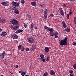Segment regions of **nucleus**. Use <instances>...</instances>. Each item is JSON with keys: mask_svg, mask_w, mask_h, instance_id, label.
I'll use <instances>...</instances> for the list:
<instances>
[{"mask_svg": "<svg viewBox=\"0 0 76 76\" xmlns=\"http://www.w3.org/2000/svg\"><path fill=\"white\" fill-rule=\"evenodd\" d=\"M67 39L66 37H65L64 39L61 40L60 42V45L61 46L67 45Z\"/></svg>", "mask_w": 76, "mask_h": 76, "instance_id": "nucleus-1", "label": "nucleus"}, {"mask_svg": "<svg viewBox=\"0 0 76 76\" xmlns=\"http://www.w3.org/2000/svg\"><path fill=\"white\" fill-rule=\"evenodd\" d=\"M10 22H12L14 25H18V21L16 20L15 19H13L10 20Z\"/></svg>", "mask_w": 76, "mask_h": 76, "instance_id": "nucleus-2", "label": "nucleus"}, {"mask_svg": "<svg viewBox=\"0 0 76 76\" xmlns=\"http://www.w3.org/2000/svg\"><path fill=\"white\" fill-rule=\"evenodd\" d=\"M28 41L30 44H32L33 42L34 41V38L32 37H29V38H28Z\"/></svg>", "mask_w": 76, "mask_h": 76, "instance_id": "nucleus-3", "label": "nucleus"}, {"mask_svg": "<svg viewBox=\"0 0 76 76\" xmlns=\"http://www.w3.org/2000/svg\"><path fill=\"white\" fill-rule=\"evenodd\" d=\"M12 37L13 39H18V36L16 34H14L12 36Z\"/></svg>", "mask_w": 76, "mask_h": 76, "instance_id": "nucleus-4", "label": "nucleus"}, {"mask_svg": "<svg viewBox=\"0 0 76 76\" xmlns=\"http://www.w3.org/2000/svg\"><path fill=\"white\" fill-rule=\"evenodd\" d=\"M4 53H5V52L4 51L2 53H1L0 58H4Z\"/></svg>", "mask_w": 76, "mask_h": 76, "instance_id": "nucleus-5", "label": "nucleus"}, {"mask_svg": "<svg viewBox=\"0 0 76 76\" xmlns=\"http://www.w3.org/2000/svg\"><path fill=\"white\" fill-rule=\"evenodd\" d=\"M62 25L64 28H67V25L66 24V23L65 22L63 21L62 22Z\"/></svg>", "mask_w": 76, "mask_h": 76, "instance_id": "nucleus-6", "label": "nucleus"}, {"mask_svg": "<svg viewBox=\"0 0 76 76\" xmlns=\"http://www.w3.org/2000/svg\"><path fill=\"white\" fill-rule=\"evenodd\" d=\"M6 22V19H1V17H0V23H3Z\"/></svg>", "mask_w": 76, "mask_h": 76, "instance_id": "nucleus-7", "label": "nucleus"}, {"mask_svg": "<svg viewBox=\"0 0 76 76\" xmlns=\"http://www.w3.org/2000/svg\"><path fill=\"white\" fill-rule=\"evenodd\" d=\"M50 74L51 75H54L55 74H56V73L54 71L51 70L50 71Z\"/></svg>", "mask_w": 76, "mask_h": 76, "instance_id": "nucleus-8", "label": "nucleus"}, {"mask_svg": "<svg viewBox=\"0 0 76 76\" xmlns=\"http://www.w3.org/2000/svg\"><path fill=\"white\" fill-rule=\"evenodd\" d=\"M7 35V33L6 32H5L4 31L2 33V34H1V37H5L6 35Z\"/></svg>", "mask_w": 76, "mask_h": 76, "instance_id": "nucleus-9", "label": "nucleus"}, {"mask_svg": "<svg viewBox=\"0 0 76 76\" xmlns=\"http://www.w3.org/2000/svg\"><path fill=\"white\" fill-rule=\"evenodd\" d=\"M31 5H32L33 6H37V3L35 1L32 2L31 3Z\"/></svg>", "mask_w": 76, "mask_h": 76, "instance_id": "nucleus-10", "label": "nucleus"}, {"mask_svg": "<svg viewBox=\"0 0 76 76\" xmlns=\"http://www.w3.org/2000/svg\"><path fill=\"white\" fill-rule=\"evenodd\" d=\"M46 58H44V57H41L40 58V60L43 62H45Z\"/></svg>", "mask_w": 76, "mask_h": 76, "instance_id": "nucleus-11", "label": "nucleus"}, {"mask_svg": "<svg viewBox=\"0 0 76 76\" xmlns=\"http://www.w3.org/2000/svg\"><path fill=\"white\" fill-rule=\"evenodd\" d=\"M60 12L61 13V15H62V16H64V12H63V10L60 9Z\"/></svg>", "mask_w": 76, "mask_h": 76, "instance_id": "nucleus-12", "label": "nucleus"}, {"mask_svg": "<svg viewBox=\"0 0 76 76\" xmlns=\"http://www.w3.org/2000/svg\"><path fill=\"white\" fill-rule=\"evenodd\" d=\"M45 52H48L50 51L49 48L47 47H46L45 49Z\"/></svg>", "mask_w": 76, "mask_h": 76, "instance_id": "nucleus-13", "label": "nucleus"}, {"mask_svg": "<svg viewBox=\"0 0 76 76\" xmlns=\"http://www.w3.org/2000/svg\"><path fill=\"white\" fill-rule=\"evenodd\" d=\"M14 12L16 14H18L19 13V11L17 10H15Z\"/></svg>", "mask_w": 76, "mask_h": 76, "instance_id": "nucleus-14", "label": "nucleus"}, {"mask_svg": "<svg viewBox=\"0 0 76 76\" xmlns=\"http://www.w3.org/2000/svg\"><path fill=\"white\" fill-rule=\"evenodd\" d=\"M23 47V46L22 45H20L18 46V49L19 50H21L22 49V48Z\"/></svg>", "mask_w": 76, "mask_h": 76, "instance_id": "nucleus-15", "label": "nucleus"}, {"mask_svg": "<svg viewBox=\"0 0 76 76\" xmlns=\"http://www.w3.org/2000/svg\"><path fill=\"white\" fill-rule=\"evenodd\" d=\"M19 28V27L18 26H15L14 27L13 29L14 30H17V29H18Z\"/></svg>", "mask_w": 76, "mask_h": 76, "instance_id": "nucleus-16", "label": "nucleus"}, {"mask_svg": "<svg viewBox=\"0 0 76 76\" xmlns=\"http://www.w3.org/2000/svg\"><path fill=\"white\" fill-rule=\"evenodd\" d=\"M21 31V30L20 29H19L15 33V34H20V32Z\"/></svg>", "mask_w": 76, "mask_h": 76, "instance_id": "nucleus-17", "label": "nucleus"}, {"mask_svg": "<svg viewBox=\"0 0 76 76\" xmlns=\"http://www.w3.org/2000/svg\"><path fill=\"white\" fill-rule=\"evenodd\" d=\"M65 31L67 32H70V29L69 28H67L65 29Z\"/></svg>", "mask_w": 76, "mask_h": 76, "instance_id": "nucleus-18", "label": "nucleus"}, {"mask_svg": "<svg viewBox=\"0 0 76 76\" xmlns=\"http://www.w3.org/2000/svg\"><path fill=\"white\" fill-rule=\"evenodd\" d=\"M16 4H17V2H13L12 5L14 6H15V7H16Z\"/></svg>", "mask_w": 76, "mask_h": 76, "instance_id": "nucleus-19", "label": "nucleus"}, {"mask_svg": "<svg viewBox=\"0 0 76 76\" xmlns=\"http://www.w3.org/2000/svg\"><path fill=\"white\" fill-rule=\"evenodd\" d=\"M27 17H28V19L30 20H32V18H31V16L29 15H27Z\"/></svg>", "mask_w": 76, "mask_h": 76, "instance_id": "nucleus-20", "label": "nucleus"}, {"mask_svg": "<svg viewBox=\"0 0 76 76\" xmlns=\"http://www.w3.org/2000/svg\"><path fill=\"white\" fill-rule=\"evenodd\" d=\"M35 48H35V46H33L31 48V50H33V51L35 50Z\"/></svg>", "mask_w": 76, "mask_h": 76, "instance_id": "nucleus-21", "label": "nucleus"}, {"mask_svg": "<svg viewBox=\"0 0 76 76\" xmlns=\"http://www.w3.org/2000/svg\"><path fill=\"white\" fill-rule=\"evenodd\" d=\"M7 1L2 2L1 3V4H2V5H4V4H7Z\"/></svg>", "mask_w": 76, "mask_h": 76, "instance_id": "nucleus-22", "label": "nucleus"}, {"mask_svg": "<svg viewBox=\"0 0 76 76\" xmlns=\"http://www.w3.org/2000/svg\"><path fill=\"white\" fill-rule=\"evenodd\" d=\"M50 35L51 37H53L54 35V33L53 32H51V33H50Z\"/></svg>", "mask_w": 76, "mask_h": 76, "instance_id": "nucleus-23", "label": "nucleus"}, {"mask_svg": "<svg viewBox=\"0 0 76 76\" xmlns=\"http://www.w3.org/2000/svg\"><path fill=\"white\" fill-rule=\"evenodd\" d=\"M49 31H50V33H51V32H53V29L52 28H50L48 29Z\"/></svg>", "mask_w": 76, "mask_h": 76, "instance_id": "nucleus-24", "label": "nucleus"}, {"mask_svg": "<svg viewBox=\"0 0 76 76\" xmlns=\"http://www.w3.org/2000/svg\"><path fill=\"white\" fill-rule=\"evenodd\" d=\"M48 13V10L47 9H46L44 12V14H47Z\"/></svg>", "mask_w": 76, "mask_h": 76, "instance_id": "nucleus-25", "label": "nucleus"}, {"mask_svg": "<svg viewBox=\"0 0 76 76\" xmlns=\"http://www.w3.org/2000/svg\"><path fill=\"white\" fill-rule=\"evenodd\" d=\"M21 75L22 76H24L26 75V73H25V72H22Z\"/></svg>", "mask_w": 76, "mask_h": 76, "instance_id": "nucleus-26", "label": "nucleus"}, {"mask_svg": "<svg viewBox=\"0 0 76 76\" xmlns=\"http://www.w3.org/2000/svg\"><path fill=\"white\" fill-rule=\"evenodd\" d=\"M34 24L33 23H32L30 27L31 28V29L33 28H34Z\"/></svg>", "mask_w": 76, "mask_h": 76, "instance_id": "nucleus-27", "label": "nucleus"}, {"mask_svg": "<svg viewBox=\"0 0 76 76\" xmlns=\"http://www.w3.org/2000/svg\"><path fill=\"white\" fill-rule=\"evenodd\" d=\"M48 75V72H46L44 73L43 76H47Z\"/></svg>", "mask_w": 76, "mask_h": 76, "instance_id": "nucleus-28", "label": "nucleus"}, {"mask_svg": "<svg viewBox=\"0 0 76 76\" xmlns=\"http://www.w3.org/2000/svg\"><path fill=\"white\" fill-rule=\"evenodd\" d=\"M44 15L43 16V18L44 19H46L47 18V14H44Z\"/></svg>", "mask_w": 76, "mask_h": 76, "instance_id": "nucleus-29", "label": "nucleus"}, {"mask_svg": "<svg viewBox=\"0 0 76 76\" xmlns=\"http://www.w3.org/2000/svg\"><path fill=\"white\" fill-rule=\"evenodd\" d=\"M44 28H45L46 29H47V30H48L50 29V28L48 27L47 26L44 27Z\"/></svg>", "mask_w": 76, "mask_h": 76, "instance_id": "nucleus-30", "label": "nucleus"}, {"mask_svg": "<svg viewBox=\"0 0 76 76\" xmlns=\"http://www.w3.org/2000/svg\"><path fill=\"white\" fill-rule=\"evenodd\" d=\"M66 16H67V17L66 18L67 19H69V16H70L69 14H68L66 15Z\"/></svg>", "mask_w": 76, "mask_h": 76, "instance_id": "nucleus-31", "label": "nucleus"}, {"mask_svg": "<svg viewBox=\"0 0 76 76\" xmlns=\"http://www.w3.org/2000/svg\"><path fill=\"white\" fill-rule=\"evenodd\" d=\"M24 28H27V27H28V26L26 25V24L25 23L24 24Z\"/></svg>", "mask_w": 76, "mask_h": 76, "instance_id": "nucleus-32", "label": "nucleus"}, {"mask_svg": "<svg viewBox=\"0 0 76 76\" xmlns=\"http://www.w3.org/2000/svg\"><path fill=\"white\" fill-rule=\"evenodd\" d=\"M58 32L57 31H55L54 32V35H58Z\"/></svg>", "mask_w": 76, "mask_h": 76, "instance_id": "nucleus-33", "label": "nucleus"}, {"mask_svg": "<svg viewBox=\"0 0 76 76\" xmlns=\"http://www.w3.org/2000/svg\"><path fill=\"white\" fill-rule=\"evenodd\" d=\"M50 59V57H49L48 56L47 57V58L46 59V61H49V59Z\"/></svg>", "mask_w": 76, "mask_h": 76, "instance_id": "nucleus-34", "label": "nucleus"}, {"mask_svg": "<svg viewBox=\"0 0 76 76\" xmlns=\"http://www.w3.org/2000/svg\"><path fill=\"white\" fill-rule=\"evenodd\" d=\"M22 49L21 50V51H25V48L22 47Z\"/></svg>", "mask_w": 76, "mask_h": 76, "instance_id": "nucleus-35", "label": "nucleus"}, {"mask_svg": "<svg viewBox=\"0 0 76 76\" xmlns=\"http://www.w3.org/2000/svg\"><path fill=\"white\" fill-rule=\"evenodd\" d=\"M69 72L70 73H73V71L72 70L70 69L69 71Z\"/></svg>", "mask_w": 76, "mask_h": 76, "instance_id": "nucleus-36", "label": "nucleus"}, {"mask_svg": "<svg viewBox=\"0 0 76 76\" xmlns=\"http://www.w3.org/2000/svg\"><path fill=\"white\" fill-rule=\"evenodd\" d=\"M40 57H44V55L43 54H41L40 55Z\"/></svg>", "mask_w": 76, "mask_h": 76, "instance_id": "nucleus-37", "label": "nucleus"}, {"mask_svg": "<svg viewBox=\"0 0 76 76\" xmlns=\"http://www.w3.org/2000/svg\"><path fill=\"white\" fill-rule=\"evenodd\" d=\"M74 22H75V23L76 25V17H74Z\"/></svg>", "mask_w": 76, "mask_h": 76, "instance_id": "nucleus-38", "label": "nucleus"}, {"mask_svg": "<svg viewBox=\"0 0 76 76\" xmlns=\"http://www.w3.org/2000/svg\"><path fill=\"white\" fill-rule=\"evenodd\" d=\"M73 67L75 69H76V64H75L73 65Z\"/></svg>", "mask_w": 76, "mask_h": 76, "instance_id": "nucleus-39", "label": "nucleus"}, {"mask_svg": "<svg viewBox=\"0 0 76 76\" xmlns=\"http://www.w3.org/2000/svg\"><path fill=\"white\" fill-rule=\"evenodd\" d=\"M26 51H29V49L28 48H26Z\"/></svg>", "mask_w": 76, "mask_h": 76, "instance_id": "nucleus-40", "label": "nucleus"}, {"mask_svg": "<svg viewBox=\"0 0 76 76\" xmlns=\"http://www.w3.org/2000/svg\"><path fill=\"white\" fill-rule=\"evenodd\" d=\"M21 3L23 4H24V3H25V1H24V0H22Z\"/></svg>", "mask_w": 76, "mask_h": 76, "instance_id": "nucleus-41", "label": "nucleus"}, {"mask_svg": "<svg viewBox=\"0 0 76 76\" xmlns=\"http://www.w3.org/2000/svg\"><path fill=\"white\" fill-rule=\"evenodd\" d=\"M19 3H17V4H16V6H19Z\"/></svg>", "mask_w": 76, "mask_h": 76, "instance_id": "nucleus-42", "label": "nucleus"}, {"mask_svg": "<svg viewBox=\"0 0 76 76\" xmlns=\"http://www.w3.org/2000/svg\"><path fill=\"white\" fill-rule=\"evenodd\" d=\"M40 6H41V7H42V8H44V6L42 4H41Z\"/></svg>", "mask_w": 76, "mask_h": 76, "instance_id": "nucleus-43", "label": "nucleus"}, {"mask_svg": "<svg viewBox=\"0 0 76 76\" xmlns=\"http://www.w3.org/2000/svg\"><path fill=\"white\" fill-rule=\"evenodd\" d=\"M18 67H19V66L18 65H16L15 66V68H18Z\"/></svg>", "mask_w": 76, "mask_h": 76, "instance_id": "nucleus-44", "label": "nucleus"}, {"mask_svg": "<svg viewBox=\"0 0 76 76\" xmlns=\"http://www.w3.org/2000/svg\"><path fill=\"white\" fill-rule=\"evenodd\" d=\"M69 14L70 15H72V12H71V11H69Z\"/></svg>", "mask_w": 76, "mask_h": 76, "instance_id": "nucleus-45", "label": "nucleus"}, {"mask_svg": "<svg viewBox=\"0 0 76 76\" xmlns=\"http://www.w3.org/2000/svg\"><path fill=\"white\" fill-rule=\"evenodd\" d=\"M50 16H51V17H53V14H51L50 15Z\"/></svg>", "mask_w": 76, "mask_h": 76, "instance_id": "nucleus-46", "label": "nucleus"}, {"mask_svg": "<svg viewBox=\"0 0 76 76\" xmlns=\"http://www.w3.org/2000/svg\"><path fill=\"white\" fill-rule=\"evenodd\" d=\"M34 29H37V26H34Z\"/></svg>", "mask_w": 76, "mask_h": 76, "instance_id": "nucleus-47", "label": "nucleus"}, {"mask_svg": "<svg viewBox=\"0 0 76 76\" xmlns=\"http://www.w3.org/2000/svg\"><path fill=\"white\" fill-rule=\"evenodd\" d=\"M54 38H58V36H57V35H55V36Z\"/></svg>", "mask_w": 76, "mask_h": 76, "instance_id": "nucleus-48", "label": "nucleus"}, {"mask_svg": "<svg viewBox=\"0 0 76 76\" xmlns=\"http://www.w3.org/2000/svg\"><path fill=\"white\" fill-rule=\"evenodd\" d=\"M70 76H73V74H72V73H71L70 74Z\"/></svg>", "mask_w": 76, "mask_h": 76, "instance_id": "nucleus-49", "label": "nucleus"}, {"mask_svg": "<svg viewBox=\"0 0 76 76\" xmlns=\"http://www.w3.org/2000/svg\"><path fill=\"white\" fill-rule=\"evenodd\" d=\"M73 45H76V42L74 43L73 44Z\"/></svg>", "mask_w": 76, "mask_h": 76, "instance_id": "nucleus-50", "label": "nucleus"}, {"mask_svg": "<svg viewBox=\"0 0 76 76\" xmlns=\"http://www.w3.org/2000/svg\"><path fill=\"white\" fill-rule=\"evenodd\" d=\"M75 0H71V2H73Z\"/></svg>", "mask_w": 76, "mask_h": 76, "instance_id": "nucleus-51", "label": "nucleus"}, {"mask_svg": "<svg viewBox=\"0 0 76 76\" xmlns=\"http://www.w3.org/2000/svg\"><path fill=\"white\" fill-rule=\"evenodd\" d=\"M19 73H22V71H19Z\"/></svg>", "mask_w": 76, "mask_h": 76, "instance_id": "nucleus-52", "label": "nucleus"}, {"mask_svg": "<svg viewBox=\"0 0 76 76\" xmlns=\"http://www.w3.org/2000/svg\"><path fill=\"white\" fill-rule=\"evenodd\" d=\"M2 31V29L0 28V32Z\"/></svg>", "mask_w": 76, "mask_h": 76, "instance_id": "nucleus-53", "label": "nucleus"}, {"mask_svg": "<svg viewBox=\"0 0 76 76\" xmlns=\"http://www.w3.org/2000/svg\"><path fill=\"white\" fill-rule=\"evenodd\" d=\"M10 28H11V29H12V28H13V26H11Z\"/></svg>", "mask_w": 76, "mask_h": 76, "instance_id": "nucleus-54", "label": "nucleus"}, {"mask_svg": "<svg viewBox=\"0 0 76 76\" xmlns=\"http://www.w3.org/2000/svg\"><path fill=\"white\" fill-rule=\"evenodd\" d=\"M23 32V30H22L20 32Z\"/></svg>", "mask_w": 76, "mask_h": 76, "instance_id": "nucleus-55", "label": "nucleus"}, {"mask_svg": "<svg viewBox=\"0 0 76 76\" xmlns=\"http://www.w3.org/2000/svg\"><path fill=\"white\" fill-rule=\"evenodd\" d=\"M63 6H66V5H64V4L63 5Z\"/></svg>", "mask_w": 76, "mask_h": 76, "instance_id": "nucleus-56", "label": "nucleus"}, {"mask_svg": "<svg viewBox=\"0 0 76 76\" xmlns=\"http://www.w3.org/2000/svg\"><path fill=\"white\" fill-rule=\"evenodd\" d=\"M10 73L11 74H13V72H11Z\"/></svg>", "mask_w": 76, "mask_h": 76, "instance_id": "nucleus-57", "label": "nucleus"}, {"mask_svg": "<svg viewBox=\"0 0 76 76\" xmlns=\"http://www.w3.org/2000/svg\"><path fill=\"white\" fill-rule=\"evenodd\" d=\"M34 0V1H37V0Z\"/></svg>", "mask_w": 76, "mask_h": 76, "instance_id": "nucleus-58", "label": "nucleus"}, {"mask_svg": "<svg viewBox=\"0 0 76 76\" xmlns=\"http://www.w3.org/2000/svg\"><path fill=\"white\" fill-rule=\"evenodd\" d=\"M65 7H67V6L65 5Z\"/></svg>", "mask_w": 76, "mask_h": 76, "instance_id": "nucleus-59", "label": "nucleus"}, {"mask_svg": "<svg viewBox=\"0 0 76 76\" xmlns=\"http://www.w3.org/2000/svg\"><path fill=\"white\" fill-rule=\"evenodd\" d=\"M1 54V53H0V55Z\"/></svg>", "mask_w": 76, "mask_h": 76, "instance_id": "nucleus-60", "label": "nucleus"}, {"mask_svg": "<svg viewBox=\"0 0 76 76\" xmlns=\"http://www.w3.org/2000/svg\"><path fill=\"white\" fill-rule=\"evenodd\" d=\"M1 76H3V75H1Z\"/></svg>", "mask_w": 76, "mask_h": 76, "instance_id": "nucleus-61", "label": "nucleus"}, {"mask_svg": "<svg viewBox=\"0 0 76 76\" xmlns=\"http://www.w3.org/2000/svg\"><path fill=\"white\" fill-rule=\"evenodd\" d=\"M69 10H70V11H71V10L70 9Z\"/></svg>", "mask_w": 76, "mask_h": 76, "instance_id": "nucleus-62", "label": "nucleus"}, {"mask_svg": "<svg viewBox=\"0 0 76 76\" xmlns=\"http://www.w3.org/2000/svg\"><path fill=\"white\" fill-rule=\"evenodd\" d=\"M16 0V1H17L18 0Z\"/></svg>", "mask_w": 76, "mask_h": 76, "instance_id": "nucleus-63", "label": "nucleus"}, {"mask_svg": "<svg viewBox=\"0 0 76 76\" xmlns=\"http://www.w3.org/2000/svg\"><path fill=\"white\" fill-rule=\"evenodd\" d=\"M54 76H56V75H54Z\"/></svg>", "mask_w": 76, "mask_h": 76, "instance_id": "nucleus-64", "label": "nucleus"}]
</instances>
